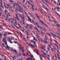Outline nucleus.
<instances>
[{
	"instance_id": "11",
	"label": "nucleus",
	"mask_w": 60,
	"mask_h": 60,
	"mask_svg": "<svg viewBox=\"0 0 60 60\" xmlns=\"http://www.w3.org/2000/svg\"><path fill=\"white\" fill-rule=\"evenodd\" d=\"M40 32H41V34L43 35V36H44L45 35V34H44V33L43 32H42V31H41V30H40Z\"/></svg>"
},
{
	"instance_id": "52",
	"label": "nucleus",
	"mask_w": 60,
	"mask_h": 60,
	"mask_svg": "<svg viewBox=\"0 0 60 60\" xmlns=\"http://www.w3.org/2000/svg\"><path fill=\"white\" fill-rule=\"evenodd\" d=\"M11 19H12V20L14 22V21H15V20H14L13 19L11 18Z\"/></svg>"
},
{
	"instance_id": "46",
	"label": "nucleus",
	"mask_w": 60,
	"mask_h": 60,
	"mask_svg": "<svg viewBox=\"0 0 60 60\" xmlns=\"http://www.w3.org/2000/svg\"><path fill=\"white\" fill-rule=\"evenodd\" d=\"M7 40H8V41H9V42H10V40L9 38H7Z\"/></svg>"
},
{
	"instance_id": "47",
	"label": "nucleus",
	"mask_w": 60,
	"mask_h": 60,
	"mask_svg": "<svg viewBox=\"0 0 60 60\" xmlns=\"http://www.w3.org/2000/svg\"><path fill=\"white\" fill-rule=\"evenodd\" d=\"M46 34H48V35H49L50 36H51V35L50 34H49L48 33H46Z\"/></svg>"
},
{
	"instance_id": "12",
	"label": "nucleus",
	"mask_w": 60,
	"mask_h": 60,
	"mask_svg": "<svg viewBox=\"0 0 60 60\" xmlns=\"http://www.w3.org/2000/svg\"><path fill=\"white\" fill-rule=\"evenodd\" d=\"M45 26V27H49V26H48V25H47L46 24H45V23H44L43 24Z\"/></svg>"
},
{
	"instance_id": "60",
	"label": "nucleus",
	"mask_w": 60,
	"mask_h": 60,
	"mask_svg": "<svg viewBox=\"0 0 60 60\" xmlns=\"http://www.w3.org/2000/svg\"><path fill=\"white\" fill-rule=\"evenodd\" d=\"M13 58L14 59H16V57L15 56H14L13 57Z\"/></svg>"
},
{
	"instance_id": "26",
	"label": "nucleus",
	"mask_w": 60,
	"mask_h": 60,
	"mask_svg": "<svg viewBox=\"0 0 60 60\" xmlns=\"http://www.w3.org/2000/svg\"><path fill=\"white\" fill-rule=\"evenodd\" d=\"M56 26H58L60 28V25H58V24H56Z\"/></svg>"
},
{
	"instance_id": "42",
	"label": "nucleus",
	"mask_w": 60,
	"mask_h": 60,
	"mask_svg": "<svg viewBox=\"0 0 60 60\" xmlns=\"http://www.w3.org/2000/svg\"><path fill=\"white\" fill-rule=\"evenodd\" d=\"M27 2L29 4H31V3H30V2H29V1H27Z\"/></svg>"
},
{
	"instance_id": "6",
	"label": "nucleus",
	"mask_w": 60,
	"mask_h": 60,
	"mask_svg": "<svg viewBox=\"0 0 60 60\" xmlns=\"http://www.w3.org/2000/svg\"><path fill=\"white\" fill-rule=\"evenodd\" d=\"M3 34L4 33L3 32H2L1 33H0V38H1L2 37V36L3 35Z\"/></svg>"
},
{
	"instance_id": "21",
	"label": "nucleus",
	"mask_w": 60,
	"mask_h": 60,
	"mask_svg": "<svg viewBox=\"0 0 60 60\" xmlns=\"http://www.w3.org/2000/svg\"><path fill=\"white\" fill-rule=\"evenodd\" d=\"M0 11L1 12H3V10L2 9V8H0Z\"/></svg>"
},
{
	"instance_id": "5",
	"label": "nucleus",
	"mask_w": 60,
	"mask_h": 60,
	"mask_svg": "<svg viewBox=\"0 0 60 60\" xmlns=\"http://www.w3.org/2000/svg\"><path fill=\"white\" fill-rule=\"evenodd\" d=\"M11 51H14V52L15 53H17V50H14L12 49H11Z\"/></svg>"
},
{
	"instance_id": "27",
	"label": "nucleus",
	"mask_w": 60,
	"mask_h": 60,
	"mask_svg": "<svg viewBox=\"0 0 60 60\" xmlns=\"http://www.w3.org/2000/svg\"><path fill=\"white\" fill-rule=\"evenodd\" d=\"M22 16L23 17V18H24H24H25L26 17L24 15V14L22 15Z\"/></svg>"
},
{
	"instance_id": "34",
	"label": "nucleus",
	"mask_w": 60,
	"mask_h": 60,
	"mask_svg": "<svg viewBox=\"0 0 60 60\" xmlns=\"http://www.w3.org/2000/svg\"><path fill=\"white\" fill-rule=\"evenodd\" d=\"M25 14H26V16H28V14H27V13H26V12H24Z\"/></svg>"
},
{
	"instance_id": "50",
	"label": "nucleus",
	"mask_w": 60,
	"mask_h": 60,
	"mask_svg": "<svg viewBox=\"0 0 60 60\" xmlns=\"http://www.w3.org/2000/svg\"><path fill=\"white\" fill-rule=\"evenodd\" d=\"M47 49L48 51H49V50H50V49L48 47L47 48Z\"/></svg>"
},
{
	"instance_id": "58",
	"label": "nucleus",
	"mask_w": 60,
	"mask_h": 60,
	"mask_svg": "<svg viewBox=\"0 0 60 60\" xmlns=\"http://www.w3.org/2000/svg\"><path fill=\"white\" fill-rule=\"evenodd\" d=\"M56 34H57V35H59V33H58V32H56Z\"/></svg>"
},
{
	"instance_id": "59",
	"label": "nucleus",
	"mask_w": 60,
	"mask_h": 60,
	"mask_svg": "<svg viewBox=\"0 0 60 60\" xmlns=\"http://www.w3.org/2000/svg\"><path fill=\"white\" fill-rule=\"evenodd\" d=\"M0 55L1 56H3V57L4 56V55L2 54H0Z\"/></svg>"
},
{
	"instance_id": "10",
	"label": "nucleus",
	"mask_w": 60,
	"mask_h": 60,
	"mask_svg": "<svg viewBox=\"0 0 60 60\" xmlns=\"http://www.w3.org/2000/svg\"><path fill=\"white\" fill-rule=\"evenodd\" d=\"M6 41V38L4 37L3 38V40H2V41H3V42H4V41Z\"/></svg>"
},
{
	"instance_id": "14",
	"label": "nucleus",
	"mask_w": 60,
	"mask_h": 60,
	"mask_svg": "<svg viewBox=\"0 0 60 60\" xmlns=\"http://www.w3.org/2000/svg\"><path fill=\"white\" fill-rule=\"evenodd\" d=\"M30 15V17L32 18L33 16V15H31V14H30V13L29 12L28 13Z\"/></svg>"
},
{
	"instance_id": "1",
	"label": "nucleus",
	"mask_w": 60,
	"mask_h": 60,
	"mask_svg": "<svg viewBox=\"0 0 60 60\" xmlns=\"http://www.w3.org/2000/svg\"><path fill=\"white\" fill-rule=\"evenodd\" d=\"M32 6V8L31 9L33 11H34V6L35 5H34L33 4H30Z\"/></svg>"
},
{
	"instance_id": "7",
	"label": "nucleus",
	"mask_w": 60,
	"mask_h": 60,
	"mask_svg": "<svg viewBox=\"0 0 60 60\" xmlns=\"http://www.w3.org/2000/svg\"><path fill=\"white\" fill-rule=\"evenodd\" d=\"M38 20L39 21H40V22H41V23H42V24H44V22H43V21H42L41 20V19H39Z\"/></svg>"
},
{
	"instance_id": "55",
	"label": "nucleus",
	"mask_w": 60,
	"mask_h": 60,
	"mask_svg": "<svg viewBox=\"0 0 60 60\" xmlns=\"http://www.w3.org/2000/svg\"><path fill=\"white\" fill-rule=\"evenodd\" d=\"M35 15L36 16V17H38V15L37 14H35Z\"/></svg>"
},
{
	"instance_id": "16",
	"label": "nucleus",
	"mask_w": 60,
	"mask_h": 60,
	"mask_svg": "<svg viewBox=\"0 0 60 60\" xmlns=\"http://www.w3.org/2000/svg\"><path fill=\"white\" fill-rule=\"evenodd\" d=\"M18 11H19V12H22V11L21 10V9H20L19 8V10H18Z\"/></svg>"
},
{
	"instance_id": "24",
	"label": "nucleus",
	"mask_w": 60,
	"mask_h": 60,
	"mask_svg": "<svg viewBox=\"0 0 60 60\" xmlns=\"http://www.w3.org/2000/svg\"><path fill=\"white\" fill-rule=\"evenodd\" d=\"M23 7L24 8L26 9H27V8L25 6H24V5H23Z\"/></svg>"
},
{
	"instance_id": "51",
	"label": "nucleus",
	"mask_w": 60,
	"mask_h": 60,
	"mask_svg": "<svg viewBox=\"0 0 60 60\" xmlns=\"http://www.w3.org/2000/svg\"><path fill=\"white\" fill-rule=\"evenodd\" d=\"M0 29H3V28H2V27H1V26H0Z\"/></svg>"
},
{
	"instance_id": "38",
	"label": "nucleus",
	"mask_w": 60,
	"mask_h": 60,
	"mask_svg": "<svg viewBox=\"0 0 60 60\" xmlns=\"http://www.w3.org/2000/svg\"><path fill=\"white\" fill-rule=\"evenodd\" d=\"M15 11L16 12L17 14L18 13V12L17 11V8H16L15 10Z\"/></svg>"
},
{
	"instance_id": "33",
	"label": "nucleus",
	"mask_w": 60,
	"mask_h": 60,
	"mask_svg": "<svg viewBox=\"0 0 60 60\" xmlns=\"http://www.w3.org/2000/svg\"><path fill=\"white\" fill-rule=\"evenodd\" d=\"M19 49H23L24 48V47H23V48H22V46H20V47H19Z\"/></svg>"
},
{
	"instance_id": "49",
	"label": "nucleus",
	"mask_w": 60,
	"mask_h": 60,
	"mask_svg": "<svg viewBox=\"0 0 60 60\" xmlns=\"http://www.w3.org/2000/svg\"><path fill=\"white\" fill-rule=\"evenodd\" d=\"M20 8H21V9H22V10H23V8L22 7H21H21H20Z\"/></svg>"
},
{
	"instance_id": "40",
	"label": "nucleus",
	"mask_w": 60,
	"mask_h": 60,
	"mask_svg": "<svg viewBox=\"0 0 60 60\" xmlns=\"http://www.w3.org/2000/svg\"><path fill=\"white\" fill-rule=\"evenodd\" d=\"M56 8L57 9H58L59 10V9H60V8L59 7H56Z\"/></svg>"
},
{
	"instance_id": "15",
	"label": "nucleus",
	"mask_w": 60,
	"mask_h": 60,
	"mask_svg": "<svg viewBox=\"0 0 60 60\" xmlns=\"http://www.w3.org/2000/svg\"><path fill=\"white\" fill-rule=\"evenodd\" d=\"M41 29H42V30L43 31H46V30H45V29H44V28H43L42 27L41 28Z\"/></svg>"
},
{
	"instance_id": "23",
	"label": "nucleus",
	"mask_w": 60,
	"mask_h": 60,
	"mask_svg": "<svg viewBox=\"0 0 60 60\" xmlns=\"http://www.w3.org/2000/svg\"><path fill=\"white\" fill-rule=\"evenodd\" d=\"M53 47L54 50H56V47L54 46H53Z\"/></svg>"
},
{
	"instance_id": "54",
	"label": "nucleus",
	"mask_w": 60,
	"mask_h": 60,
	"mask_svg": "<svg viewBox=\"0 0 60 60\" xmlns=\"http://www.w3.org/2000/svg\"><path fill=\"white\" fill-rule=\"evenodd\" d=\"M56 28L58 30V31H59L60 30V29H59L58 27H57Z\"/></svg>"
},
{
	"instance_id": "45",
	"label": "nucleus",
	"mask_w": 60,
	"mask_h": 60,
	"mask_svg": "<svg viewBox=\"0 0 60 60\" xmlns=\"http://www.w3.org/2000/svg\"><path fill=\"white\" fill-rule=\"evenodd\" d=\"M54 22H55V24H56V23H58L57 22L55 21H54Z\"/></svg>"
},
{
	"instance_id": "39",
	"label": "nucleus",
	"mask_w": 60,
	"mask_h": 60,
	"mask_svg": "<svg viewBox=\"0 0 60 60\" xmlns=\"http://www.w3.org/2000/svg\"><path fill=\"white\" fill-rule=\"evenodd\" d=\"M44 41L45 43H48V42L47 41L44 40Z\"/></svg>"
},
{
	"instance_id": "4",
	"label": "nucleus",
	"mask_w": 60,
	"mask_h": 60,
	"mask_svg": "<svg viewBox=\"0 0 60 60\" xmlns=\"http://www.w3.org/2000/svg\"><path fill=\"white\" fill-rule=\"evenodd\" d=\"M26 17L27 18H28V20L29 21H30V22H31V23H32V21H31V18H30V17H29V16H28V15Z\"/></svg>"
},
{
	"instance_id": "61",
	"label": "nucleus",
	"mask_w": 60,
	"mask_h": 60,
	"mask_svg": "<svg viewBox=\"0 0 60 60\" xmlns=\"http://www.w3.org/2000/svg\"><path fill=\"white\" fill-rule=\"evenodd\" d=\"M2 16L3 18H5V16L4 15H2Z\"/></svg>"
},
{
	"instance_id": "19",
	"label": "nucleus",
	"mask_w": 60,
	"mask_h": 60,
	"mask_svg": "<svg viewBox=\"0 0 60 60\" xmlns=\"http://www.w3.org/2000/svg\"><path fill=\"white\" fill-rule=\"evenodd\" d=\"M16 19L18 20L19 21H20V19H19V17H16Z\"/></svg>"
},
{
	"instance_id": "22",
	"label": "nucleus",
	"mask_w": 60,
	"mask_h": 60,
	"mask_svg": "<svg viewBox=\"0 0 60 60\" xmlns=\"http://www.w3.org/2000/svg\"><path fill=\"white\" fill-rule=\"evenodd\" d=\"M45 38L46 40H47L48 38H47V36H46V35H45Z\"/></svg>"
},
{
	"instance_id": "32",
	"label": "nucleus",
	"mask_w": 60,
	"mask_h": 60,
	"mask_svg": "<svg viewBox=\"0 0 60 60\" xmlns=\"http://www.w3.org/2000/svg\"><path fill=\"white\" fill-rule=\"evenodd\" d=\"M9 2H10L11 3H13V2H14V1H13L11 0H9Z\"/></svg>"
},
{
	"instance_id": "48",
	"label": "nucleus",
	"mask_w": 60,
	"mask_h": 60,
	"mask_svg": "<svg viewBox=\"0 0 60 60\" xmlns=\"http://www.w3.org/2000/svg\"><path fill=\"white\" fill-rule=\"evenodd\" d=\"M29 0L30 1V2H32V3H34V1H33V0Z\"/></svg>"
},
{
	"instance_id": "43",
	"label": "nucleus",
	"mask_w": 60,
	"mask_h": 60,
	"mask_svg": "<svg viewBox=\"0 0 60 60\" xmlns=\"http://www.w3.org/2000/svg\"><path fill=\"white\" fill-rule=\"evenodd\" d=\"M32 18L33 19H35V18L34 17V16L32 17Z\"/></svg>"
},
{
	"instance_id": "35",
	"label": "nucleus",
	"mask_w": 60,
	"mask_h": 60,
	"mask_svg": "<svg viewBox=\"0 0 60 60\" xmlns=\"http://www.w3.org/2000/svg\"><path fill=\"white\" fill-rule=\"evenodd\" d=\"M53 35L54 37H57L56 36V35L55 34H53V35Z\"/></svg>"
},
{
	"instance_id": "53",
	"label": "nucleus",
	"mask_w": 60,
	"mask_h": 60,
	"mask_svg": "<svg viewBox=\"0 0 60 60\" xmlns=\"http://www.w3.org/2000/svg\"><path fill=\"white\" fill-rule=\"evenodd\" d=\"M4 60H7V59H6V57H5L4 58Z\"/></svg>"
},
{
	"instance_id": "25",
	"label": "nucleus",
	"mask_w": 60,
	"mask_h": 60,
	"mask_svg": "<svg viewBox=\"0 0 60 60\" xmlns=\"http://www.w3.org/2000/svg\"><path fill=\"white\" fill-rule=\"evenodd\" d=\"M15 3L14 4H13V7L14 8H15Z\"/></svg>"
},
{
	"instance_id": "18",
	"label": "nucleus",
	"mask_w": 60,
	"mask_h": 60,
	"mask_svg": "<svg viewBox=\"0 0 60 60\" xmlns=\"http://www.w3.org/2000/svg\"><path fill=\"white\" fill-rule=\"evenodd\" d=\"M4 42L5 44H6V45H7V46H8V45L7 43V41H4Z\"/></svg>"
},
{
	"instance_id": "62",
	"label": "nucleus",
	"mask_w": 60,
	"mask_h": 60,
	"mask_svg": "<svg viewBox=\"0 0 60 60\" xmlns=\"http://www.w3.org/2000/svg\"><path fill=\"white\" fill-rule=\"evenodd\" d=\"M49 48H51V46H50V45H49Z\"/></svg>"
},
{
	"instance_id": "41",
	"label": "nucleus",
	"mask_w": 60,
	"mask_h": 60,
	"mask_svg": "<svg viewBox=\"0 0 60 60\" xmlns=\"http://www.w3.org/2000/svg\"><path fill=\"white\" fill-rule=\"evenodd\" d=\"M45 1L46 3H49V1L48 0H45Z\"/></svg>"
},
{
	"instance_id": "28",
	"label": "nucleus",
	"mask_w": 60,
	"mask_h": 60,
	"mask_svg": "<svg viewBox=\"0 0 60 60\" xmlns=\"http://www.w3.org/2000/svg\"><path fill=\"white\" fill-rule=\"evenodd\" d=\"M29 26L30 27H33V25L32 24H30Z\"/></svg>"
},
{
	"instance_id": "2",
	"label": "nucleus",
	"mask_w": 60,
	"mask_h": 60,
	"mask_svg": "<svg viewBox=\"0 0 60 60\" xmlns=\"http://www.w3.org/2000/svg\"><path fill=\"white\" fill-rule=\"evenodd\" d=\"M15 5L16 6V7L17 8H19L21 7V6L18 4L17 3H15Z\"/></svg>"
},
{
	"instance_id": "64",
	"label": "nucleus",
	"mask_w": 60,
	"mask_h": 60,
	"mask_svg": "<svg viewBox=\"0 0 60 60\" xmlns=\"http://www.w3.org/2000/svg\"><path fill=\"white\" fill-rule=\"evenodd\" d=\"M6 35H7L6 34H5L4 35V37H5V36H6Z\"/></svg>"
},
{
	"instance_id": "29",
	"label": "nucleus",
	"mask_w": 60,
	"mask_h": 60,
	"mask_svg": "<svg viewBox=\"0 0 60 60\" xmlns=\"http://www.w3.org/2000/svg\"><path fill=\"white\" fill-rule=\"evenodd\" d=\"M2 46L3 47H4H4H5V46H4V43H3L2 44Z\"/></svg>"
},
{
	"instance_id": "63",
	"label": "nucleus",
	"mask_w": 60,
	"mask_h": 60,
	"mask_svg": "<svg viewBox=\"0 0 60 60\" xmlns=\"http://www.w3.org/2000/svg\"><path fill=\"white\" fill-rule=\"evenodd\" d=\"M55 56L56 58H57V56H56V54H55Z\"/></svg>"
},
{
	"instance_id": "57",
	"label": "nucleus",
	"mask_w": 60,
	"mask_h": 60,
	"mask_svg": "<svg viewBox=\"0 0 60 60\" xmlns=\"http://www.w3.org/2000/svg\"><path fill=\"white\" fill-rule=\"evenodd\" d=\"M8 15H9L10 17H11V15H10V13H9V12H8Z\"/></svg>"
},
{
	"instance_id": "44",
	"label": "nucleus",
	"mask_w": 60,
	"mask_h": 60,
	"mask_svg": "<svg viewBox=\"0 0 60 60\" xmlns=\"http://www.w3.org/2000/svg\"><path fill=\"white\" fill-rule=\"evenodd\" d=\"M22 20L23 22H25V19H22Z\"/></svg>"
},
{
	"instance_id": "31",
	"label": "nucleus",
	"mask_w": 60,
	"mask_h": 60,
	"mask_svg": "<svg viewBox=\"0 0 60 60\" xmlns=\"http://www.w3.org/2000/svg\"><path fill=\"white\" fill-rule=\"evenodd\" d=\"M17 24H18V25L20 27V28H22V27H21V26L20 25V24H19V23H17Z\"/></svg>"
},
{
	"instance_id": "17",
	"label": "nucleus",
	"mask_w": 60,
	"mask_h": 60,
	"mask_svg": "<svg viewBox=\"0 0 60 60\" xmlns=\"http://www.w3.org/2000/svg\"><path fill=\"white\" fill-rule=\"evenodd\" d=\"M34 24L35 26H37L38 25V23L37 22H36V23L34 22Z\"/></svg>"
},
{
	"instance_id": "20",
	"label": "nucleus",
	"mask_w": 60,
	"mask_h": 60,
	"mask_svg": "<svg viewBox=\"0 0 60 60\" xmlns=\"http://www.w3.org/2000/svg\"><path fill=\"white\" fill-rule=\"evenodd\" d=\"M37 27H38V28H41H41L42 27H41V26H40L39 25H38L37 26Z\"/></svg>"
},
{
	"instance_id": "36",
	"label": "nucleus",
	"mask_w": 60,
	"mask_h": 60,
	"mask_svg": "<svg viewBox=\"0 0 60 60\" xmlns=\"http://www.w3.org/2000/svg\"><path fill=\"white\" fill-rule=\"evenodd\" d=\"M51 50L52 52H54V50H53V49L51 48Z\"/></svg>"
},
{
	"instance_id": "9",
	"label": "nucleus",
	"mask_w": 60,
	"mask_h": 60,
	"mask_svg": "<svg viewBox=\"0 0 60 60\" xmlns=\"http://www.w3.org/2000/svg\"><path fill=\"white\" fill-rule=\"evenodd\" d=\"M5 48L7 50H8L9 49V47L8 46V45H7V46L5 47Z\"/></svg>"
},
{
	"instance_id": "56",
	"label": "nucleus",
	"mask_w": 60,
	"mask_h": 60,
	"mask_svg": "<svg viewBox=\"0 0 60 60\" xmlns=\"http://www.w3.org/2000/svg\"><path fill=\"white\" fill-rule=\"evenodd\" d=\"M22 51L23 52H24V51H25V50L24 49H22Z\"/></svg>"
},
{
	"instance_id": "30",
	"label": "nucleus",
	"mask_w": 60,
	"mask_h": 60,
	"mask_svg": "<svg viewBox=\"0 0 60 60\" xmlns=\"http://www.w3.org/2000/svg\"><path fill=\"white\" fill-rule=\"evenodd\" d=\"M26 53H24L23 54V56H26Z\"/></svg>"
},
{
	"instance_id": "8",
	"label": "nucleus",
	"mask_w": 60,
	"mask_h": 60,
	"mask_svg": "<svg viewBox=\"0 0 60 60\" xmlns=\"http://www.w3.org/2000/svg\"><path fill=\"white\" fill-rule=\"evenodd\" d=\"M34 29H36V30H37V32H38V33L40 32V31L39 30H38L37 29V27H34Z\"/></svg>"
},
{
	"instance_id": "13",
	"label": "nucleus",
	"mask_w": 60,
	"mask_h": 60,
	"mask_svg": "<svg viewBox=\"0 0 60 60\" xmlns=\"http://www.w3.org/2000/svg\"><path fill=\"white\" fill-rule=\"evenodd\" d=\"M27 60H33L32 58L28 57L27 59Z\"/></svg>"
},
{
	"instance_id": "3",
	"label": "nucleus",
	"mask_w": 60,
	"mask_h": 60,
	"mask_svg": "<svg viewBox=\"0 0 60 60\" xmlns=\"http://www.w3.org/2000/svg\"><path fill=\"white\" fill-rule=\"evenodd\" d=\"M48 30L49 31H50L51 32H52V33H51V34H52V35H53V34H54L55 33L52 30L50 29H48Z\"/></svg>"
},
{
	"instance_id": "37",
	"label": "nucleus",
	"mask_w": 60,
	"mask_h": 60,
	"mask_svg": "<svg viewBox=\"0 0 60 60\" xmlns=\"http://www.w3.org/2000/svg\"><path fill=\"white\" fill-rule=\"evenodd\" d=\"M8 12V11H7V10H5V13H6V14H7V13H6V12Z\"/></svg>"
}]
</instances>
